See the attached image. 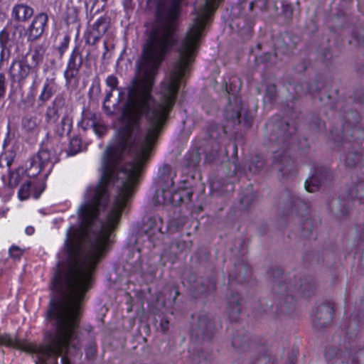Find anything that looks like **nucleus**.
Listing matches in <instances>:
<instances>
[{"label": "nucleus", "instance_id": "nucleus-8", "mask_svg": "<svg viewBox=\"0 0 364 364\" xmlns=\"http://www.w3.org/2000/svg\"><path fill=\"white\" fill-rule=\"evenodd\" d=\"M33 14L31 7L26 4H19L12 8L11 17L17 21H26L28 20Z\"/></svg>", "mask_w": 364, "mask_h": 364}, {"label": "nucleus", "instance_id": "nucleus-11", "mask_svg": "<svg viewBox=\"0 0 364 364\" xmlns=\"http://www.w3.org/2000/svg\"><path fill=\"white\" fill-rule=\"evenodd\" d=\"M323 170H319L314 175L309 178L305 182V188L308 192H315L321 184Z\"/></svg>", "mask_w": 364, "mask_h": 364}, {"label": "nucleus", "instance_id": "nucleus-5", "mask_svg": "<svg viewBox=\"0 0 364 364\" xmlns=\"http://www.w3.org/2000/svg\"><path fill=\"white\" fill-rule=\"evenodd\" d=\"M34 73L26 59L14 61L10 68V75L14 80H24L30 73Z\"/></svg>", "mask_w": 364, "mask_h": 364}, {"label": "nucleus", "instance_id": "nucleus-9", "mask_svg": "<svg viewBox=\"0 0 364 364\" xmlns=\"http://www.w3.org/2000/svg\"><path fill=\"white\" fill-rule=\"evenodd\" d=\"M44 53L45 49L43 46L41 45H38L31 50L29 53L31 60L30 66L33 68L34 73H37L38 66L43 60Z\"/></svg>", "mask_w": 364, "mask_h": 364}, {"label": "nucleus", "instance_id": "nucleus-30", "mask_svg": "<svg viewBox=\"0 0 364 364\" xmlns=\"http://www.w3.org/2000/svg\"><path fill=\"white\" fill-rule=\"evenodd\" d=\"M259 163H260V162H259V161H257V164H256V165H255V169H257V168H259V167H260V165L259 164Z\"/></svg>", "mask_w": 364, "mask_h": 364}, {"label": "nucleus", "instance_id": "nucleus-26", "mask_svg": "<svg viewBox=\"0 0 364 364\" xmlns=\"http://www.w3.org/2000/svg\"><path fill=\"white\" fill-rule=\"evenodd\" d=\"M275 87L272 85L267 88V93L269 95V100H272L275 93Z\"/></svg>", "mask_w": 364, "mask_h": 364}, {"label": "nucleus", "instance_id": "nucleus-12", "mask_svg": "<svg viewBox=\"0 0 364 364\" xmlns=\"http://www.w3.org/2000/svg\"><path fill=\"white\" fill-rule=\"evenodd\" d=\"M55 90V82L53 80L46 79L38 97V100L42 103H45L50 99Z\"/></svg>", "mask_w": 364, "mask_h": 364}, {"label": "nucleus", "instance_id": "nucleus-22", "mask_svg": "<svg viewBox=\"0 0 364 364\" xmlns=\"http://www.w3.org/2000/svg\"><path fill=\"white\" fill-rule=\"evenodd\" d=\"M6 92L5 77L3 75H0V97L4 95Z\"/></svg>", "mask_w": 364, "mask_h": 364}, {"label": "nucleus", "instance_id": "nucleus-16", "mask_svg": "<svg viewBox=\"0 0 364 364\" xmlns=\"http://www.w3.org/2000/svg\"><path fill=\"white\" fill-rule=\"evenodd\" d=\"M240 297L237 294H234L228 301V309L230 314H237L240 311Z\"/></svg>", "mask_w": 364, "mask_h": 364}, {"label": "nucleus", "instance_id": "nucleus-19", "mask_svg": "<svg viewBox=\"0 0 364 364\" xmlns=\"http://www.w3.org/2000/svg\"><path fill=\"white\" fill-rule=\"evenodd\" d=\"M93 28L98 31V34L104 33L107 29L105 21L103 18H98L93 24Z\"/></svg>", "mask_w": 364, "mask_h": 364}, {"label": "nucleus", "instance_id": "nucleus-1", "mask_svg": "<svg viewBox=\"0 0 364 364\" xmlns=\"http://www.w3.org/2000/svg\"><path fill=\"white\" fill-rule=\"evenodd\" d=\"M223 0H204L178 47V59L165 77L156 102L152 88L158 69L173 46L182 0H158L157 26L151 33L126 98L120 126L102 159L101 176L87 187L78 208L80 230H68L65 255H103L111 242L142 168L173 108L182 80L195 60L205 26Z\"/></svg>", "mask_w": 364, "mask_h": 364}, {"label": "nucleus", "instance_id": "nucleus-13", "mask_svg": "<svg viewBox=\"0 0 364 364\" xmlns=\"http://www.w3.org/2000/svg\"><path fill=\"white\" fill-rule=\"evenodd\" d=\"M73 120L68 116L62 118L61 122L56 128V132L60 136L68 135L72 129Z\"/></svg>", "mask_w": 364, "mask_h": 364}, {"label": "nucleus", "instance_id": "nucleus-20", "mask_svg": "<svg viewBox=\"0 0 364 364\" xmlns=\"http://www.w3.org/2000/svg\"><path fill=\"white\" fill-rule=\"evenodd\" d=\"M9 255L14 259H19L23 255V250L17 246H11L9 249Z\"/></svg>", "mask_w": 364, "mask_h": 364}, {"label": "nucleus", "instance_id": "nucleus-24", "mask_svg": "<svg viewBox=\"0 0 364 364\" xmlns=\"http://www.w3.org/2000/svg\"><path fill=\"white\" fill-rule=\"evenodd\" d=\"M112 91L113 90H110L109 92H107V95H106V97H105V101H104V107L105 109L108 108L107 103L109 101L110 97L112 96Z\"/></svg>", "mask_w": 364, "mask_h": 364}, {"label": "nucleus", "instance_id": "nucleus-31", "mask_svg": "<svg viewBox=\"0 0 364 364\" xmlns=\"http://www.w3.org/2000/svg\"><path fill=\"white\" fill-rule=\"evenodd\" d=\"M347 163L348 164V165H353V164L355 163V161L353 160L352 162H350V161H348Z\"/></svg>", "mask_w": 364, "mask_h": 364}, {"label": "nucleus", "instance_id": "nucleus-2", "mask_svg": "<svg viewBox=\"0 0 364 364\" xmlns=\"http://www.w3.org/2000/svg\"><path fill=\"white\" fill-rule=\"evenodd\" d=\"M57 151H50L48 145L42 147L38 153L33 156L26 166V173L28 177L33 178L41 173L47 178L56 161Z\"/></svg>", "mask_w": 364, "mask_h": 364}, {"label": "nucleus", "instance_id": "nucleus-28", "mask_svg": "<svg viewBox=\"0 0 364 364\" xmlns=\"http://www.w3.org/2000/svg\"><path fill=\"white\" fill-rule=\"evenodd\" d=\"M239 118H240V113L239 112H236L235 114H234L232 116V119L233 121L238 120V122H240Z\"/></svg>", "mask_w": 364, "mask_h": 364}, {"label": "nucleus", "instance_id": "nucleus-25", "mask_svg": "<svg viewBox=\"0 0 364 364\" xmlns=\"http://www.w3.org/2000/svg\"><path fill=\"white\" fill-rule=\"evenodd\" d=\"M8 211L9 208L7 207L2 204L0 205V218L5 217Z\"/></svg>", "mask_w": 364, "mask_h": 364}, {"label": "nucleus", "instance_id": "nucleus-14", "mask_svg": "<svg viewBox=\"0 0 364 364\" xmlns=\"http://www.w3.org/2000/svg\"><path fill=\"white\" fill-rule=\"evenodd\" d=\"M41 120L38 117H27L23 120V127L27 132H36L38 130Z\"/></svg>", "mask_w": 364, "mask_h": 364}, {"label": "nucleus", "instance_id": "nucleus-6", "mask_svg": "<svg viewBox=\"0 0 364 364\" xmlns=\"http://www.w3.org/2000/svg\"><path fill=\"white\" fill-rule=\"evenodd\" d=\"M47 22L48 16L46 14H40L37 15L28 29V40L34 41L40 37L44 31Z\"/></svg>", "mask_w": 364, "mask_h": 364}, {"label": "nucleus", "instance_id": "nucleus-4", "mask_svg": "<svg viewBox=\"0 0 364 364\" xmlns=\"http://www.w3.org/2000/svg\"><path fill=\"white\" fill-rule=\"evenodd\" d=\"M155 200L159 205L171 204L177 205L182 200V197L180 193L173 192V189L168 187L157 191L155 195Z\"/></svg>", "mask_w": 364, "mask_h": 364}, {"label": "nucleus", "instance_id": "nucleus-32", "mask_svg": "<svg viewBox=\"0 0 364 364\" xmlns=\"http://www.w3.org/2000/svg\"><path fill=\"white\" fill-rule=\"evenodd\" d=\"M237 91H238V90H234V91H232V94H235V92H237Z\"/></svg>", "mask_w": 364, "mask_h": 364}, {"label": "nucleus", "instance_id": "nucleus-15", "mask_svg": "<svg viewBox=\"0 0 364 364\" xmlns=\"http://www.w3.org/2000/svg\"><path fill=\"white\" fill-rule=\"evenodd\" d=\"M15 157V153L13 150H4V151L0 155V165H6L10 167L14 161Z\"/></svg>", "mask_w": 364, "mask_h": 364}, {"label": "nucleus", "instance_id": "nucleus-21", "mask_svg": "<svg viewBox=\"0 0 364 364\" xmlns=\"http://www.w3.org/2000/svg\"><path fill=\"white\" fill-rule=\"evenodd\" d=\"M106 84L110 90H114L117 88L118 85L117 78L113 75H109L107 77Z\"/></svg>", "mask_w": 364, "mask_h": 364}, {"label": "nucleus", "instance_id": "nucleus-17", "mask_svg": "<svg viewBox=\"0 0 364 364\" xmlns=\"http://www.w3.org/2000/svg\"><path fill=\"white\" fill-rule=\"evenodd\" d=\"M81 149V141L79 138L75 137L73 138L70 140L69 148L68 150V154L69 155L73 156L78 153Z\"/></svg>", "mask_w": 364, "mask_h": 364}, {"label": "nucleus", "instance_id": "nucleus-3", "mask_svg": "<svg viewBox=\"0 0 364 364\" xmlns=\"http://www.w3.org/2000/svg\"><path fill=\"white\" fill-rule=\"evenodd\" d=\"M57 151H50L48 145L42 147L38 153L33 156L26 166V173L28 177L33 178L41 173L47 178L56 161Z\"/></svg>", "mask_w": 364, "mask_h": 364}, {"label": "nucleus", "instance_id": "nucleus-7", "mask_svg": "<svg viewBox=\"0 0 364 364\" xmlns=\"http://www.w3.org/2000/svg\"><path fill=\"white\" fill-rule=\"evenodd\" d=\"M82 57L78 52L73 51L68 63V67L65 71V77L67 81H70L75 77L81 66Z\"/></svg>", "mask_w": 364, "mask_h": 364}, {"label": "nucleus", "instance_id": "nucleus-10", "mask_svg": "<svg viewBox=\"0 0 364 364\" xmlns=\"http://www.w3.org/2000/svg\"><path fill=\"white\" fill-rule=\"evenodd\" d=\"M19 31L18 28L9 27L4 28L0 32V44L5 47L8 43L18 42V37L16 33Z\"/></svg>", "mask_w": 364, "mask_h": 364}, {"label": "nucleus", "instance_id": "nucleus-29", "mask_svg": "<svg viewBox=\"0 0 364 364\" xmlns=\"http://www.w3.org/2000/svg\"><path fill=\"white\" fill-rule=\"evenodd\" d=\"M168 322L166 321L164 324H162L161 328L163 331H166L168 328Z\"/></svg>", "mask_w": 364, "mask_h": 364}, {"label": "nucleus", "instance_id": "nucleus-18", "mask_svg": "<svg viewBox=\"0 0 364 364\" xmlns=\"http://www.w3.org/2000/svg\"><path fill=\"white\" fill-rule=\"evenodd\" d=\"M30 182H26L23 183L18 190V197L21 200L27 199L30 196Z\"/></svg>", "mask_w": 364, "mask_h": 364}, {"label": "nucleus", "instance_id": "nucleus-23", "mask_svg": "<svg viewBox=\"0 0 364 364\" xmlns=\"http://www.w3.org/2000/svg\"><path fill=\"white\" fill-rule=\"evenodd\" d=\"M92 129L99 136L102 135L105 130L103 127H97V126H95L92 128Z\"/></svg>", "mask_w": 364, "mask_h": 364}, {"label": "nucleus", "instance_id": "nucleus-27", "mask_svg": "<svg viewBox=\"0 0 364 364\" xmlns=\"http://www.w3.org/2000/svg\"><path fill=\"white\" fill-rule=\"evenodd\" d=\"M35 232V229L32 226H28L25 229V232L28 235H32Z\"/></svg>", "mask_w": 364, "mask_h": 364}, {"label": "nucleus", "instance_id": "nucleus-34", "mask_svg": "<svg viewBox=\"0 0 364 364\" xmlns=\"http://www.w3.org/2000/svg\"><path fill=\"white\" fill-rule=\"evenodd\" d=\"M104 1H106L107 0H103Z\"/></svg>", "mask_w": 364, "mask_h": 364}, {"label": "nucleus", "instance_id": "nucleus-33", "mask_svg": "<svg viewBox=\"0 0 364 364\" xmlns=\"http://www.w3.org/2000/svg\"><path fill=\"white\" fill-rule=\"evenodd\" d=\"M177 295H178V292H177V291H176V292H175L174 298H175V297H176V296H177Z\"/></svg>", "mask_w": 364, "mask_h": 364}]
</instances>
